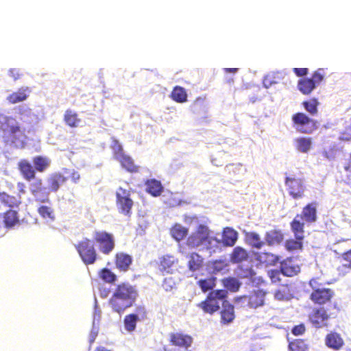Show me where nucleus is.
<instances>
[{
  "label": "nucleus",
  "mask_w": 351,
  "mask_h": 351,
  "mask_svg": "<svg viewBox=\"0 0 351 351\" xmlns=\"http://www.w3.org/2000/svg\"><path fill=\"white\" fill-rule=\"evenodd\" d=\"M34 169L38 172H44L50 165L51 160L46 156H37L33 158Z\"/></svg>",
  "instance_id": "nucleus-37"
},
{
  "label": "nucleus",
  "mask_w": 351,
  "mask_h": 351,
  "mask_svg": "<svg viewBox=\"0 0 351 351\" xmlns=\"http://www.w3.org/2000/svg\"><path fill=\"white\" fill-rule=\"evenodd\" d=\"M223 285H241L239 280L234 277H228L223 279Z\"/></svg>",
  "instance_id": "nucleus-54"
},
{
  "label": "nucleus",
  "mask_w": 351,
  "mask_h": 351,
  "mask_svg": "<svg viewBox=\"0 0 351 351\" xmlns=\"http://www.w3.org/2000/svg\"><path fill=\"white\" fill-rule=\"evenodd\" d=\"M112 149L113 151L114 158L117 160L121 158L122 156H123L124 155H125V154L123 152L122 145L117 140L114 141L113 144L112 145Z\"/></svg>",
  "instance_id": "nucleus-47"
},
{
  "label": "nucleus",
  "mask_w": 351,
  "mask_h": 351,
  "mask_svg": "<svg viewBox=\"0 0 351 351\" xmlns=\"http://www.w3.org/2000/svg\"><path fill=\"white\" fill-rule=\"evenodd\" d=\"M305 330V327L303 324H300L298 326H295L292 332L295 335H302Z\"/></svg>",
  "instance_id": "nucleus-60"
},
{
  "label": "nucleus",
  "mask_w": 351,
  "mask_h": 351,
  "mask_svg": "<svg viewBox=\"0 0 351 351\" xmlns=\"http://www.w3.org/2000/svg\"><path fill=\"white\" fill-rule=\"evenodd\" d=\"M101 311L97 308V306L95 307L94 314H93V321L95 323L98 324L99 320L100 319Z\"/></svg>",
  "instance_id": "nucleus-61"
},
{
  "label": "nucleus",
  "mask_w": 351,
  "mask_h": 351,
  "mask_svg": "<svg viewBox=\"0 0 351 351\" xmlns=\"http://www.w3.org/2000/svg\"><path fill=\"white\" fill-rule=\"evenodd\" d=\"M188 228L182 226L180 223L174 224L170 229L171 237L177 241L183 240L188 234Z\"/></svg>",
  "instance_id": "nucleus-33"
},
{
  "label": "nucleus",
  "mask_w": 351,
  "mask_h": 351,
  "mask_svg": "<svg viewBox=\"0 0 351 351\" xmlns=\"http://www.w3.org/2000/svg\"><path fill=\"white\" fill-rule=\"evenodd\" d=\"M99 276L105 282L112 284L117 280V276L109 269L103 268L99 272Z\"/></svg>",
  "instance_id": "nucleus-42"
},
{
  "label": "nucleus",
  "mask_w": 351,
  "mask_h": 351,
  "mask_svg": "<svg viewBox=\"0 0 351 351\" xmlns=\"http://www.w3.org/2000/svg\"><path fill=\"white\" fill-rule=\"evenodd\" d=\"M293 124L300 133L310 134L317 129V121L303 112H296L291 117Z\"/></svg>",
  "instance_id": "nucleus-8"
},
{
  "label": "nucleus",
  "mask_w": 351,
  "mask_h": 351,
  "mask_svg": "<svg viewBox=\"0 0 351 351\" xmlns=\"http://www.w3.org/2000/svg\"><path fill=\"white\" fill-rule=\"evenodd\" d=\"M10 76L14 80H17L21 78L22 73L18 69H10L8 71Z\"/></svg>",
  "instance_id": "nucleus-55"
},
{
  "label": "nucleus",
  "mask_w": 351,
  "mask_h": 351,
  "mask_svg": "<svg viewBox=\"0 0 351 351\" xmlns=\"http://www.w3.org/2000/svg\"><path fill=\"white\" fill-rule=\"evenodd\" d=\"M175 258L173 256H163L160 261V265L162 269L167 270L172 267L174 264Z\"/></svg>",
  "instance_id": "nucleus-46"
},
{
  "label": "nucleus",
  "mask_w": 351,
  "mask_h": 351,
  "mask_svg": "<svg viewBox=\"0 0 351 351\" xmlns=\"http://www.w3.org/2000/svg\"><path fill=\"white\" fill-rule=\"evenodd\" d=\"M31 90L29 87H21L16 92H14L7 97L9 103L14 104L23 101L27 99Z\"/></svg>",
  "instance_id": "nucleus-24"
},
{
  "label": "nucleus",
  "mask_w": 351,
  "mask_h": 351,
  "mask_svg": "<svg viewBox=\"0 0 351 351\" xmlns=\"http://www.w3.org/2000/svg\"><path fill=\"white\" fill-rule=\"evenodd\" d=\"M279 79L280 78L278 76H276V74L274 73L268 74L263 79V86L266 88H269L273 84H277L278 82Z\"/></svg>",
  "instance_id": "nucleus-48"
},
{
  "label": "nucleus",
  "mask_w": 351,
  "mask_h": 351,
  "mask_svg": "<svg viewBox=\"0 0 351 351\" xmlns=\"http://www.w3.org/2000/svg\"><path fill=\"white\" fill-rule=\"evenodd\" d=\"M0 132L12 143L22 141L25 137V129L20 126L16 119L3 114H0Z\"/></svg>",
  "instance_id": "nucleus-2"
},
{
  "label": "nucleus",
  "mask_w": 351,
  "mask_h": 351,
  "mask_svg": "<svg viewBox=\"0 0 351 351\" xmlns=\"http://www.w3.org/2000/svg\"><path fill=\"white\" fill-rule=\"evenodd\" d=\"M210 231L208 227L199 224L196 230L186 239V244L191 248H196L202 245L210 243Z\"/></svg>",
  "instance_id": "nucleus-7"
},
{
  "label": "nucleus",
  "mask_w": 351,
  "mask_h": 351,
  "mask_svg": "<svg viewBox=\"0 0 351 351\" xmlns=\"http://www.w3.org/2000/svg\"><path fill=\"white\" fill-rule=\"evenodd\" d=\"M230 258L232 263H239L247 259L248 253L244 248L237 246L234 248Z\"/></svg>",
  "instance_id": "nucleus-34"
},
{
  "label": "nucleus",
  "mask_w": 351,
  "mask_h": 351,
  "mask_svg": "<svg viewBox=\"0 0 351 351\" xmlns=\"http://www.w3.org/2000/svg\"><path fill=\"white\" fill-rule=\"evenodd\" d=\"M319 103L316 98H312L307 101H304L302 102V106L311 115H316L318 112V106Z\"/></svg>",
  "instance_id": "nucleus-39"
},
{
  "label": "nucleus",
  "mask_w": 351,
  "mask_h": 351,
  "mask_svg": "<svg viewBox=\"0 0 351 351\" xmlns=\"http://www.w3.org/2000/svg\"><path fill=\"white\" fill-rule=\"evenodd\" d=\"M99 252L104 255H109L115 248V239L112 234L106 231H95L93 235Z\"/></svg>",
  "instance_id": "nucleus-9"
},
{
  "label": "nucleus",
  "mask_w": 351,
  "mask_h": 351,
  "mask_svg": "<svg viewBox=\"0 0 351 351\" xmlns=\"http://www.w3.org/2000/svg\"><path fill=\"white\" fill-rule=\"evenodd\" d=\"M3 221L6 228H12L19 223V216L17 211L9 209L3 215Z\"/></svg>",
  "instance_id": "nucleus-26"
},
{
  "label": "nucleus",
  "mask_w": 351,
  "mask_h": 351,
  "mask_svg": "<svg viewBox=\"0 0 351 351\" xmlns=\"http://www.w3.org/2000/svg\"><path fill=\"white\" fill-rule=\"evenodd\" d=\"M99 332V326L98 324L95 323V321H93V327L89 335V341L92 343L95 338L97 337Z\"/></svg>",
  "instance_id": "nucleus-53"
},
{
  "label": "nucleus",
  "mask_w": 351,
  "mask_h": 351,
  "mask_svg": "<svg viewBox=\"0 0 351 351\" xmlns=\"http://www.w3.org/2000/svg\"><path fill=\"white\" fill-rule=\"evenodd\" d=\"M187 266L190 271H199L203 267L204 258L197 252H191L186 256Z\"/></svg>",
  "instance_id": "nucleus-20"
},
{
  "label": "nucleus",
  "mask_w": 351,
  "mask_h": 351,
  "mask_svg": "<svg viewBox=\"0 0 351 351\" xmlns=\"http://www.w3.org/2000/svg\"><path fill=\"white\" fill-rule=\"evenodd\" d=\"M238 238V233L231 228H226L222 235V241L226 246H233Z\"/></svg>",
  "instance_id": "nucleus-31"
},
{
  "label": "nucleus",
  "mask_w": 351,
  "mask_h": 351,
  "mask_svg": "<svg viewBox=\"0 0 351 351\" xmlns=\"http://www.w3.org/2000/svg\"><path fill=\"white\" fill-rule=\"evenodd\" d=\"M99 291L102 298H106L108 296L109 293V289L108 287H99Z\"/></svg>",
  "instance_id": "nucleus-62"
},
{
  "label": "nucleus",
  "mask_w": 351,
  "mask_h": 351,
  "mask_svg": "<svg viewBox=\"0 0 351 351\" xmlns=\"http://www.w3.org/2000/svg\"><path fill=\"white\" fill-rule=\"evenodd\" d=\"M324 77V69L322 68L318 69L313 73L311 77H303L299 80L298 88L303 95H310L322 82Z\"/></svg>",
  "instance_id": "nucleus-6"
},
{
  "label": "nucleus",
  "mask_w": 351,
  "mask_h": 351,
  "mask_svg": "<svg viewBox=\"0 0 351 351\" xmlns=\"http://www.w3.org/2000/svg\"><path fill=\"white\" fill-rule=\"evenodd\" d=\"M17 167L21 175L25 180L31 181L36 178V170L27 160H19Z\"/></svg>",
  "instance_id": "nucleus-17"
},
{
  "label": "nucleus",
  "mask_w": 351,
  "mask_h": 351,
  "mask_svg": "<svg viewBox=\"0 0 351 351\" xmlns=\"http://www.w3.org/2000/svg\"><path fill=\"white\" fill-rule=\"evenodd\" d=\"M95 351H110V350L107 349L105 347L99 346V347L97 348Z\"/></svg>",
  "instance_id": "nucleus-64"
},
{
  "label": "nucleus",
  "mask_w": 351,
  "mask_h": 351,
  "mask_svg": "<svg viewBox=\"0 0 351 351\" xmlns=\"http://www.w3.org/2000/svg\"><path fill=\"white\" fill-rule=\"evenodd\" d=\"M39 215L44 219H54L53 209L47 206H41L38 208Z\"/></svg>",
  "instance_id": "nucleus-44"
},
{
  "label": "nucleus",
  "mask_w": 351,
  "mask_h": 351,
  "mask_svg": "<svg viewBox=\"0 0 351 351\" xmlns=\"http://www.w3.org/2000/svg\"><path fill=\"white\" fill-rule=\"evenodd\" d=\"M255 258L260 263L265 265H275L280 261L278 255L267 252H256Z\"/></svg>",
  "instance_id": "nucleus-23"
},
{
  "label": "nucleus",
  "mask_w": 351,
  "mask_h": 351,
  "mask_svg": "<svg viewBox=\"0 0 351 351\" xmlns=\"http://www.w3.org/2000/svg\"><path fill=\"white\" fill-rule=\"evenodd\" d=\"M343 167L346 172L351 173V152L350 153L348 158L345 160Z\"/></svg>",
  "instance_id": "nucleus-58"
},
{
  "label": "nucleus",
  "mask_w": 351,
  "mask_h": 351,
  "mask_svg": "<svg viewBox=\"0 0 351 351\" xmlns=\"http://www.w3.org/2000/svg\"><path fill=\"white\" fill-rule=\"evenodd\" d=\"M285 184L289 195L293 199L302 198L304 195V186L301 179L287 177Z\"/></svg>",
  "instance_id": "nucleus-11"
},
{
  "label": "nucleus",
  "mask_w": 351,
  "mask_h": 351,
  "mask_svg": "<svg viewBox=\"0 0 351 351\" xmlns=\"http://www.w3.org/2000/svg\"><path fill=\"white\" fill-rule=\"evenodd\" d=\"M228 266V263L224 260H216L213 262V267L214 270L219 271L225 269Z\"/></svg>",
  "instance_id": "nucleus-52"
},
{
  "label": "nucleus",
  "mask_w": 351,
  "mask_h": 351,
  "mask_svg": "<svg viewBox=\"0 0 351 351\" xmlns=\"http://www.w3.org/2000/svg\"><path fill=\"white\" fill-rule=\"evenodd\" d=\"M29 190L32 195L35 197L37 202L45 203L48 202L49 192L46 191V188L44 187L43 180L37 179L30 184Z\"/></svg>",
  "instance_id": "nucleus-12"
},
{
  "label": "nucleus",
  "mask_w": 351,
  "mask_h": 351,
  "mask_svg": "<svg viewBox=\"0 0 351 351\" xmlns=\"http://www.w3.org/2000/svg\"><path fill=\"white\" fill-rule=\"evenodd\" d=\"M17 186L19 188V193H23V194H24L25 193V186L24 183L19 182L17 184Z\"/></svg>",
  "instance_id": "nucleus-63"
},
{
  "label": "nucleus",
  "mask_w": 351,
  "mask_h": 351,
  "mask_svg": "<svg viewBox=\"0 0 351 351\" xmlns=\"http://www.w3.org/2000/svg\"><path fill=\"white\" fill-rule=\"evenodd\" d=\"M341 259L343 267L351 269V248L341 254Z\"/></svg>",
  "instance_id": "nucleus-49"
},
{
  "label": "nucleus",
  "mask_w": 351,
  "mask_h": 351,
  "mask_svg": "<svg viewBox=\"0 0 351 351\" xmlns=\"http://www.w3.org/2000/svg\"><path fill=\"white\" fill-rule=\"evenodd\" d=\"M254 290L248 298L249 306L252 308H257L263 304L265 293L258 287Z\"/></svg>",
  "instance_id": "nucleus-30"
},
{
  "label": "nucleus",
  "mask_w": 351,
  "mask_h": 351,
  "mask_svg": "<svg viewBox=\"0 0 351 351\" xmlns=\"http://www.w3.org/2000/svg\"><path fill=\"white\" fill-rule=\"evenodd\" d=\"M281 275L282 274L280 270L271 269L268 271V276L273 284H276L280 281Z\"/></svg>",
  "instance_id": "nucleus-50"
},
{
  "label": "nucleus",
  "mask_w": 351,
  "mask_h": 351,
  "mask_svg": "<svg viewBox=\"0 0 351 351\" xmlns=\"http://www.w3.org/2000/svg\"><path fill=\"white\" fill-rule=\"evenodd\" d=\"M116 206L118 212L126 217L132 215L134 201L131 198V191L119 187L115 193Z\"/></svg>",
  "instance_id": "nucleus-5"
},
{
  "label": "nucleus",
  "mask_w": 351,
  "mask_h": 351,
  "mask_svg": "<svg viewBox=\"0 0 351 351\" xmlns=\"http://www.w3.org/2000/svg\"><path fill=\"white\" fill-rule=\"evenodd\" d=\"M171 98L177 103H184L187 101V94L183 87L176 86L171 93Z\"/></svg>",
  "instance_id": "nucleus-38"
},
{
  "label": "nucleus",
  "mask_w": 351,
  "mask_h": 351,
  "mask_svg": "<svg viewBox=\"0 0 351 351\" xmlns=\"http://www.w3.org/2000/svg\"><path fill=\"white\" fill-rule=\"evenodd\" d=\"M137 296L133 287H117L110 300L113 309L121 313L132 305Z\"/></svg>",
  "instance_id": "nucleus-3"
},
{
  "label": "nucleus",
  "mask_w": 351,
  "mask_h": 351,
  "mask_svg": "<svg viewBox=\"0 0 351 351\" xmlns=\"http://www.w3.org/2000/svg\"><path fill=\"white\" fill-rule=\"evenodd\" d=\"M328 316L324 308H319L314 311L310 315V320L313 325L316 328H321L326 326Z\"/></svg>",
  "instance_id": "nucleus-21"
},
{
  "label": "nucleus",
  "mask_w": 351,
  "mask_h": 351,
  "mask_svg": "<svg viewBox=\"0 0 351 351\" xmlns=\"http://www.w3.org/2000/svg\"><path fill=\"white\" fill-rule=\"evenodd\" d=\"M216 278L214 277H211L206 280H200L199 281V285H215Z\"/></svg>",
  "instance_id": "nucleus-59"
},
{
  "label": "nucleus",
  "mask_w": 351,
  "mask_h": 351,
  "mask_svg": "<svg viewBox=\"0 0 351 351\" xmlns=\"http://www.w3.org/2000/svg\"><path fill=\"white\" fill-rule=\"evenodd\" d=\"M293 298V293L289 287H280L275 292V298L278 300H289Z\"/></svg>",
  "instance_id": "nucleus-41"
},
{
  "label": "nucleus",
  "mask_w": 351,
  "mask_h": 351,
  "mask_svg": "<svg viewBox=\"0 0 351 351\" xmlns=\"http://www.w3.org/2000/svg\"><path fill=\"white\" fill-rule=\"evenodd\" d=\"M293 71L298 77H304L308 73V69H307V68H294L293 69Z\"/></svg>",
  "instance_id": "nucleus-57"
},
{
  "label": "nucleus",
  "mask_w": 351,
  "mask_h": 351,
  "mask_svg": "<svg viewBox=\"0 0 351 351\" xmlns=\"http://www.w3.org/2000/svg\"><path fill=\"white\" fill-rule=\"evenodd\" d=\"M132 263V256L124 252H117L114 256V263L118 269L123 271L128 270Z\"/></svg>",
  "instance_id": "nucleus-19"
},
{
  "label": "nucleus",
  "mask_w": 351,
  "mask_h": 351,
  "mask_svg": "<svg viewBox=\"0 0 351 351\" xmlns=\"http://www.w3.org/2000/svg\"><path fill=\"white\" fill-rule=\"evenodd\" d=\"M147 313L144 306L136 307L135 313L126 315L123 320L124 328L128 332L135 330L136 323L144 320L146 318Z\"/></svg>",
  "instance_id": "nucleus-10"
},
{
  "label": "nucleus",
  "mask_w": 351,
  "mask_h": 351,
  "mask_svg": "<svg viewBox=\"0 0 351 351\" xmlns=\"http://www.w3.org/2000/svg\"><path fill=\"white\" fill-rule=\"evenodd\" d=\"M170 341L176 346L188 350L193 343V338L186 334L176 332L170 335Z\"/></svg>",
  "instance_id": "nucleus-16"
},
{
  "label": "nucleus",
  "mask_w": 351,
  "mask_h": 351,
  "mask_svg": "<svg viewBox=\"0 0 351 351\" xmlns=\"http://www.w3.org/2000/svg\"><path fill=\"white\" fill-rule=\"evenodd\" d=\"M326 344L328 347L338 350L342 348L343 340L338 333L331 332L326 336Z\"/></svg>",
  "instance_id": "nucleus-29"
},
{
  "label": "nucleus",
  "mask_w": 351,
  "mask_h": 351,
  "mask_svg": "<svg viewBox=\"0 0 351 351\" xmlns=\"http://www.w3.org/2000/svg\"><path fill=\"white\" fill-rule=\"evenodd\" d=\"M63 120L65 124L71 128H77L82 121L78 114L71 109L65 110Z\"/></svg>",
  "instance_id": "nucleus-27"
},
{
  "label": "nucleus",
  "mask_w": 351,
  "mask_h": 351,
  "mask_svg": "<svg viewBox=\"0 0 351 351\" xmlns=\"http://www.w3.org/2000/svg\"><path fill=\"white\" fill-rule=\"evenodd\" d=\"M0 202L8 207H18L21 202L20 197L10 195L5 192H0Z\"/></svg>",
  "instance_id": "nucleus-36"
},
{
  "label": "nucleus",
  "mask_w": 351,
  "mask_h": 351,
  "mask_svg": "<svg viewBox=\"0 0 351 351\" xmlns=\"http://www.w3.org/2000/svg\"><path fill=\"white\" fill-rule=\"evenodd\" d=\"M146 191L154 197L160 195L163 191L161 182L156 179H149L145 181Z\"/></svg>",
  "instance_id": "nucleus-28"
},
{
  "label": "nucleus",
  "mask_w": 351,
  "mask_h": 351,
  "mask_svg": "<svg viewBox=\"0 0 351 351\" xmlns=\"http://www.w3.org/2000/svg\"><path fill=\"white\" fill-rule=\"evenodd\" d=\"M121 167L130 173H137L139 167L135 165L134 160L128 155L125 154L117 160Z\"/></svg>",
  "instance_id": "nucleus-32"
},
{
  "label": "nucleus",
  "mask_w": 351,
  "mask_h": 351,
  "mask_svg": "<svg viewBox=\"0 0 351 351\" xmlns=\"http://www.w3.org/2000/svg\"><path fill=\"white\" fill-rule=\"evenodd\" d=\"M333 295L332 291L324 287H318L311 295V299L315 303L322 304L330 300Z\"/></svg>",
  "instance_id": "nucleus-13"
},
{
  "label": "nucleus",
  "mask_w": 351,
  "mask_h": 351,
  "mask_svg": "<svg viewBox=\"0 0 351 351\" xmlns=\"http://www.w3.org/2000/svg\"><path fill=\"white\" fill-rule=\"evenodd\" d=\"M69 177L71 180V181L75 184L78 183L81 178L79 172L74 169L69 172Z\"/></svg>",
  "instance_id": "nucleus-56"
},
{
  "label": "nucleus",
  "mask_w": 351,
  "mask_h": 351,
  "mask_svg": "<svg viewBox=\"0 0 351 351\" xmlns=\"http://www.w3.org/2000/svg\"><path fill=\"white\" fill-rule=\"evenodd\" d=\"M296 149L302 153H307L312 146V138L311 137H299L295 139Z\"/></svg>",
  "instance_id": "nucleus-35"
},
{
  "label": "nucleus",
  "mask_w": 351,
  "mask_h": 351,
  "mask_svg": "<svg viewBox=\"0 0 351 351\" xmlns=\"http://www.w3.org/2000/svg\"><path fill=\"white\" fill-rule=\"evenodd\" d=\"M68 178L62 175L60 172L51 173L47 180V192L56 193L57 192L60 186L65 183Z\"/></svg>",
  "instance_id": "nucleus-14"
},
{
  "label": "nucleus",
  "mask_w": 351,
  "mask_h": 351,
  "mask_svg": "<svg viewBox=\"0 0 351 351\" xmlns=\"http://www.w3.org/2000/svg\"><path fill=\"white\" fill-rule=\"evenodd\" d=\"M318 203L317 202H312L307 204L303 207L301 214H299L303 220L308 223H314L317 219V208Z\"/></svg>",
  "instance_id": "nucleus-15"
},
{
  "label": "nucleus",
  "mask_w": 351,
  "mask_h": 351,
  "mask_svg": "<svg viewBox=\"0 0 351 351\" xmlns=\"http://www.w3.org/2000/svg\"><path fill=\"white\" fill-rule=\"evenodd\" d=\"M302 240H295L294 239H289L287 240L285 242V247L286 249L289 251H295V250H301L302 249Z\"/></svg>",
  "instance_id": "nucleus-43"
},
{
  "label": "nucleus",
  "mask_w": 351,
  "mask_h": 351,
  "mask_svg": "<svg viewBox=\"0 0 351 351\" xmlns=\"http://www.w3.org/2000/svg\"><path fill=\"white\" fill-rule=\"evenodd\" d=\"M280 271L283 276L292 277L300 272V267L292 258H289L281 262Z\"/></svg>",
  "instance_id": "nucleus-18"
},
{
  "label": "nucleus",
  "mask_w": 351,
  "mask_h": 351,
  "mask_svg": "<svg viewBox=\"0 0 351 351\" xmlns=\"http://www.w3.org/2000/svg\"><path fill=\"white\" fill-rule=\"evenodd\" d=\"M202 291L208 292L206 299L200 302L198 306L204 313L213 314L217 311L220 308V304L222 302L223 309L221 312V321L223 323H230L234 319V306L228 302L223 301L227 295V291L225 289L214 290V287H201Z\"/></svg>",
  "instance_id": "nucleus-1"
},
{
  "label": "nucleus",
  "mask_w": 351,
  "mask_h": 351,
  "mask_svg": "<svg viewBox=\"0 0 351 351\" xmlns=\"http://www.w3.org/2000/svg\"><path fill=\"white\" fill-rule=\"evenodd\" d=\"M249 244L254 248L261 249L265 245V241H262L259 234L256 232H249L247 236Z\"/></svg>",
  "instance_id": "nucleus-40"
},
{
  "label": "nucleus",
  "mask_w": 351,
  "mask_h": 351,
  "mask_svg": "<svg viewBox=\"0 0 351 351\" xmlns=\"http://www.w3.org/2000/svg\"><path fill=\"white\" fill-rule=\"evenodd\" d=\"M283 239L284 235L281 230H271L265 233V244L266 243L269 246L279 245L282 242Z\"/></svg>",
  "instance_id": "nucleus-25"
},
{
  "label": "nucleus",
  "mask_w": 351,
  "mask_h": 351,
  "mask_svg": "<svg viewBox=\"0 0 351 351\" xmlns=\"http://www.w3.org/2000/svg\"><path fill=\"white\" fill-rule=\"evenodd\" d=\"M291 351H306L307 345L301 339H296L289 343Z\"/></svg>",
  "instance_id": "nucleus-45"
},
{
  "label": "nucleus",
  "mask_w": 351,
  "mask_h": 351,
  "mask_svg": "<svg viewBox=\"0 0 351 351\" xmlns=\"http://www.w3.org/2000/svg\"><path fill=\"white\" fill-rule=\"evenodd\" d=\"M75 249L82 261L86 265H93L99 258L98 254L92 242L88 238H84L75 245Z\"/></svg>",
  "instance_id": "nucleus-4"
},
{
  "label": "nucleus",
  "mask_w": 351,
  "mask_h": 351,
  "mask_svg": "<svg viewBox=\"0 0 351 351\" xmlns=\"http://www.w3.org/2000/svg\"><path fill=\"white\" fill-rule=\"evenodd\" d=\"M302 220L303 219L298 214L290 223L291 230L297 240H303L304 237V223Z\"/></svg>",
  "instance_id": "nucleus-22"
},
{
  "label": "nucleus",
  "mask_w": 351,
  "mask_h": 351,
  "mask_svg": "<svg viewBox=\"0 0 351 351\" xmlns=\"http://www.w3.org/2000/svg\"><path fill=\"white\" fill-rule=\"evenodd\" d=\"M339 138L341 141H351V125L346 127L344 130L341 132Z\"/></svg>",
  "instance_id": "nucleus-51"
}]
</instances>
